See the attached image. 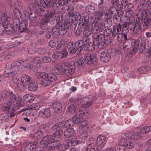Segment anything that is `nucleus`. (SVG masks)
Listing matches in <instances>:
<instances>
[{
	"label": "nucleus",
	"instance_id": "nucleus-1",
	"mask_svg": "<svg viewBox=\"0 0 151 151\" xmlns=\"http://www.w3.org/2000/svg\"><path fill=\"white\" fill-rule=\"evenodd\" d=\"M64 121L56 123L51 127V129L55 132L52 135V138L53 139L60 138L63 134L64 136L66 138H69L74 133V129L70 127H64L62 124Z\"/></svg>",
	"mask_w": 151,
	"mask_h": 151
},
{
	"label": "nucleus",
	"instance_id": "nucleus-2",
	"mask_svg": "<svg viewBox=\"0 0 151 151\" xmlns=\"http://www.w3.org/2000/svg\"><path fill=\"white\" fill-rule=\"evenodd\" d=\"M35 75L38 78L42 79L40 84L44 87L49 86L52 82L55 81L58 78L56 75L52 73H47L38 72Z\"/></svg>",
	"mask_w": 151,
	"mask_h": 151
},
{
	"label": "nucleus",
	"instance_id": "nucleus-3",
	"mask_svg": "<svg viewBox=\"0 0 151 151\" xmlns=\"http://www.w3.org/2000/svg\"><path fill=\"white\" fill-rule=\"evenodd\" d=\"M62 67L64 73L68 77L73 74L75 71V66L73 62L65 63L62 64Z\"/></svg>",
	"mask_w": 151,
	"mask_h": 151
},
{
	"label": "nucleus",
	"instance_id": "nucleus-4",
	"mask_svg": "<svg viewBox=\"0 0 151 151\" xmlns=\"http://www.w3.org/2000/svg\"><path fill=\"white\" fill-rule=\"evenodd\" d=\"M15 96V95L12 92H8L6 91H4L0 95V102L5 99L6 104L9 105L12 104Z\"/></svg>",
	"mask_w": 151,
	"mask_h": 151
},
{
	"label": "nucleus",
	"instance_id": "nucleus-5",
	"mask_svg": "<svg viewBox=\"0 0 151 151\" xmlns=\"http://www.w3.org/2000/svg\"><path fill=\"white\" fill-rule=\"evenodd\" d=\"M139 21V20L137 18L136 19L135 24L134 26L133 29L132 30H133V34L135 35L139 31L140 29L142 31H144L145 30L147 27L148 26L144 22H141L142 21Z\"/></svg>",
	"mask_w": 151,
	"mask_h": 151
},
{
	"label": "nucleus",
	"instance_id": "nucleus-6",
	"mask_svg": "<svg viewBox=\"0 0 151 151\" xmlns=\"http://www.w3.org/2000/svg\"><path fill=\"white\" fill-rule=\"evenodd\" d=\"M142 15L143 17H138L137 18L139 20V21L141 20V22H144L148 25L150 24L151 22V15L150 14V13L149 12L147 9H144L142 10Z\"/></svg>",
	"mask_w": 151,
	"mask_h": 151
},
{
	"label": "nucleus",
	"instance_id": "nucleus-7",
	"mask_svg": "<svg viewBox=\"0 0 151 151\" xmlns=\"http://www.w3.org/2000/svg\"><path fill=\"white\" fill-rule=\"evenodd\" d=\"M81 121V119L78 116L75 114L72 118L70 119L64 121L63 123L62 124L63 126L64 127H70L71 125L72 122L74 124L79 123Z\"/></svg>",
	"mask_w": 151,
	"mask_h": 151
},
{
	"label": "nucleus",
	"instance_id": "nucleus-8",
	"mask_svg": "<svg viewBox=\"0 0 151 151\" xmlns=\"http://www.w3.org/2000/svg\"><path fill=\"white\" fill-rule=\"evenodd\" d=\"M83 57L85 61L88 65H90L96 64V58L94 54H86Z\"/></svg>",
	"mask_w": 151,
	"mask_h": 151
},
{
	"label": "nucleus",
	"instance_id": "nucleus-9",
	"mask_svg": "<svg viewBox=\"0 0 151 151\" xmlns=\"http://www.w3.org/2000/svg\"><path fill=\"white\" fill-rule=\"evenodd\" d=\"M93 34V45L94 46L98 45L99 42L104 41L105 39L104 35L103 34Z\"/></svg>",
	"mask_w": 151,
	"mask_h": 151
},
{
	"label": "nucleus",
	"instance_id": "nucleus-10",
	"mask_svg": "<svg viewBox=\"0 0 151 151\" xmlns=\"http://www.w3.org/2000/svg\"><path fill=\"white\" fill-rule=\"evenodd\" d=\"M56 24L53 26L52 28V36L54 37H58L60 34V25L59 21L60 19L57 18L56 19Z\"/></svg>",
	"mask_w": 151,
	"mask_h": 151
},
{
	"label": "nucleus",
	"instance_id": "nucleus-11",
	"mask_svg": "<svg viewBox=\"0 0 151 151\" xmlns=\"http://www.w3.org/2000/svg\"><path fill=\"white\" fill-rule=\"evenodd\" d=\"M27 22L25 21H22L19 24L18 27L15 29L14 30L16 31H18L21 32H24L27 33L28 29L27 27Z\"/></svg>",
	"mask_w": 151,
	"mask_h": 151
},
{
	"label": "nucleus",
	"instance_id": "nucleus-12",
	"mask_svg": "<svg viewBox=\"0 0 151 151\" xmlns=\"http://www.w3.org/2000/svg\"><path fill=\"white\" fill-rule=\"evenodd\" d=\"M100 58L101 61L103 62L106 63L109 61L110 59V56L107 50L105 49L101 53Z\"/></svg>",
	"mask_w": 151,
	"mask_h": 151
},
{
	"label": "nucleus",
	"instance_id": "nucleus-13",
	"mask_svg": "<svg viewBox=\"0 0 151 151\" xmlns=\"http://www.w3.org/2000/svg\"><path fill=\"white\" fill-rule=\"evenodd\" d=\"M57 0H41L40 2V6H42L43 8L47 7H51L54 2Z\"/></svg>",
	"mask_w": 151,
	"mask_h": 151
},
{
	"label": "nucleus",
	"instance_id": "nucleus-14",
	"mask_svg": "<svg viewBox=\"0 0 151 151\" xmlns=\"http://www.w3.org/2000/svg\"><path fill=\"white\" fill-rule=\"evenodd\" d=\"M39 115L41 117L46 118L49 117L51 116V112L49 108L43 109L39 112Z\"/></svg>",
	"mask_w": 151,
	"mask_h": 151
},
{
	"label": "nucleus",
	"instance_id": "nucleus-15",
	"mask_svg": "<svg viewBox=\"0 0 151 151\" xmlns=\"http://www.w3.org/2000/svg\"><path fill=\"white\" fill-rule=\"evenodd\" d=\"M104 26L103 24L94 25L92 28V34H98L104 30Z\"/></svg>",
	"mask_w": 151,
	"mask_h": 151
},
{
	"label": "nucleus",
	"instance_id": "nucleus-16",
	"mask_svg": "<svg viewBox=\"0 0 151 151\" xmlns=\"http://www.w3.org/2000/svg\"><path fill=\"white\" fill-rule=\"evenodd\" d=\"M73 146L72 142L70 140L68 139V140L66 142L65 145L62 144L59 146V151H64L65 150L69 149Z\"/></svg>",
	"mask_w": 151,
	"mask_h": 151
},
{
	"label": "nucleus",
	"instance_id": "nucleus-17",
	"mask_svg": "<svg viewBox=\"0 0 151 151\" xmlns=\"http://www.w3.org/2000/svg\"><path fill=\"white\" fill-rule=\"evenodd\" d=\"M92 101H89L88 98H83L81 101V106L83 108H86L90 106L93 103Z\"/></svg>",
	"mask_w": 151,
	"mask_h": 151
},
{
	"label": "nucleus",
	"instance_id": "nucleus-18",
	"mask_svg": "<svg viewBox=\"0 0 151 151\" xmlns=\"http://www.w3.org/2000/svg\"><path fill=\"white\" fill-rule=\"evenodd\" d=\"M81 27L83 29L84 36L90 37L92 33V29L91 30L90 29V25L86 24L84 26H81Z\"/></svg>",
	"mask_w": 151,
	"mask_h": 151
},
{
	"label": "nucleus",
	"instance_id": "nucleus-19",
	"mask_svg": "<svg viewBox=\"0 0 151 151\" xmlns=\"http://www.w3.org/2000/svg\"><path fill=\"white\" fill-rule=\"evenodd\" d=\"M122 29L120 23L116 24L114 25L113 27L112 36L113 37L116 36Z\"/></svg>",
	"mask_w": 151,
	"mask_h": 151
},
{
	"label": "nucleus",
	"instance_id": "nucleus-20",
	"mask_svg": "<svg viewBox=\"0 0 151 151\" xmlns=\"http://www.w3.org/2000/svg\"><path fill=\"white\" fill-rule=\"evenodd\" d=\"M60 23V34L61 35H65L67 32L68 29H69V24H67L66 21L64 22L63 24H61V23L60 21H59Z\"/></svg>",
	"mask_w": 151,
	"mask_h": 151
},
{
	"label": "nucleus",
	"instance_id": "nucleus-21",
	"mask_svg": "<svg viewBox=\"0 0 151 151\" xmlns=\"http://www.w3.org/2000/svg\"><path fill=\"white\" fill-rule=\"evenodd\" d=\"M49 21V18L47 17H44L41 20L39 23V26L42 30H44L47 27V24Z\"/></svg>",
	"mask_w": 151,
	"mask_h": 151
},
{
	"label": "nucleus",
	"instance_id": "nucleus-22",
	"mask_svg": "<svg viewBox=\"0 0 151 151\" xmlns=\"http://www.w3.org/2000/svg\"><path fill=\"white\" fill-rule=\"evenodd\" d=\"M21 80L22 83L27 85L30 82L32 81V78L29 76L23 74L21 77Z\"/></svg>",
	"mask_w": 151,
	"mask_h": 151
},
{
	"label": "nucleus",
	"instance_id": "nucleus-23",
	"mask_svg": "<svg viewBox=\"0 0 151 151\" xmlns=\"http://www.w3.org/2000/svg\"><path fill=\"white\" fill-rule=\"evenodd\" d=\"M132 53H134L137 52L139 46V42L138 40H132L131 42Z\"/></svg>",
	"mask_w": 151,
	"mask_h": 151
},
{
	"label": "nucleus",
	"instance_id": "nucleus-24",
	"mask_svg": "<svg viewBox=\"0 0 151 151\" xmlns=\"http://www.w3.org/2000/svg\"><path fill=\"white\" fill-rule=\"evenodd\" d=\"M53 108L55 113H60L62 110V104L59 101H57L53 104Z\"/></svg>",
	"mask_w": 151,
	"mask_h": 151
},
{
	"label": "nucleus",
	"instance_id": "nucleus-25",
	"mask_svg": "<svg viewBox=\"0 0 151 151\" xmlns=\"http://www.w3.org/2000/svg\"><path fill=\"white\" fill-rule=\"evenodd\" d=\"M67 24H69V28L70 29H74L77 27V24L76 19L73 17L69 20L66 21Z\"/></svg>",
	"mask_w": 151,
	"mask_h": 151
},
{
	"label": "nucleus",
	"instance_id": "nucleus-26",
	"mask_svg": "<svg viewBox=\"0 0 151 151\" xmlns=\"http://www.w3.org/2000/svg\"><path fill=\"white\" fill-rule=\"evenodd\" d=\"M11 19V15L9 14H7L6 13H3L2 14L1 19V21L3 22L6 23L7 24H10L9 22H10Z\"/></svg>",
	"mask_w": 151,
	"mask_h": 151
},
{
	"label": "nucleus",
	"instance_id": "nucleus-27",
	"mask_svg": "<svg viewBox=\"0 0 151 151\" xmlns=\"http://www.w3.org/2000/svg\"><path fill=\"white\" fill-rule=\"evenodd\" d=\"M27 85H28V89L30 91H35L38 88L37 84L32 80V81L30 82Z\"/></svg>",
	"mask_w": 151,
	"mask_h": 151
},
{
	"label": "nucleus",
	"instance_id": "nucleus-28",
	"mask_svg": "<svg viewBox=\"0 0 151 151\" xmlns=\"http://www.w3.org/2000/svg\"><path fill=\"white\" fill-rule=\"evenodd\" d=\"M15 28L13 27L12 24H8L6 28L5 29L4 32L6 34L10 35L12 33H14V32H17L14 30Z\"/></svg>",
	"mask_w": 151,
	"mask_h": 151
},
{
	"label": "nucleus",
	"instance_id": "nucleus-29",
	"mask_svg": "<svg viewBox=\"0 0 151 151\" xmlns=\"http://www.w3.org/2000/svg\"><path fill=\"white\" fill-rule=\"evenodd\" d=\"M85 10L87 14H93L95 12V7L92 5L88 4L86 7Z\"/></svg>",
	"mask_w": 151,
	"mask_h": 151
},
{
	"label": "nucleus",
	"instance_id": "nucleus-30",
	"mask_svg": "<svg viewBox=\"0 0 151 151\" xmlns=\"http://www.w3.org/2000/svg\"><path fill=\"white\" fill-rule=\"evenodd\" d=\"M13 99V100L12 101V104H10L9 105L6 104V106H2V108L3 110L7 111L8 113V111L11 110V109L12 107L13 106V104L14 102L16 99V95L15 96L14 98Z\"/></svg>",
	"mask_w": 151,
	"mask_h": 151
},
{
	"label": "nucleus",
	"instance_id": "nucleus-31",
	"mask_svg": "<svg viewBox=\"0 0 151 151\" xmlns=\"http://www.w3.org/2000/svg\"><path fill=\"white\" fill-rule=\"evenodd\" d=\"M34 143V144L32 143L26 144V145L24 147V151H32L37 144L36 142H35Z\"/></svg>",
	"mask_w": 151,
	"mask_h": 151
},
{
	"label": "nucleus",
	"instance_id": "nucleus-32",
	"mask_svg": "<svg viewBox=\"0 0 151 151\" xmlns=\"http://www.w3.org/2000/svg\"><path fill=\"white\" fill-rule=\"evenodd\" d=\"M84 22L82 24L81 26H84L86 24L90 25V24L92 21L90 20V19H92V18L91 17H89V16L88 14H87L84 16Z\"/></svg>",
	"mask_w": 151,
	"mask_h": 151
},
{
	"label": "nucleus",
	"instance_id": "nucleus-33",
	"mask_svg": "<svg viewBox=\"0 0 151 151\" xmlns=\"http://www.w3.org/2000/svg\"><path fill=\"white\" fill-rule=\"evenodd\" d=\"M127 35L122 33L118 34L117 40L120 42H122L124 40L125 42L127 40Z\"/></svg>",
	"mask_w": 151,
	"mask_h": 151
},
{
	"label": "nucleus",
	"instance_id": "nucleus-34",
	"mask_svg": "<svg viewBox=\"0 0 151 151\" xmlns=\"http://www.w3.org/2000/svg\"><path fill=\"white\" fill-rule=\"evenodd\" d=\"M52 138L51 136L46 135L44 136L41 141L40 144L44 146L46 145L47 143L49 142V140Z\"/></svg>",
	"mask_w": 151,
	"mask_h": 151
},
{
	"label": "nucleus",
	"instance_id": "nucleus-35",
	"mask_svg": "<svg viewBox=\"0 0 151 151\" xmlns=\"http://www.w3.org/2000/svg\"><path fill=\"white\" fill-rule=\"evenodd\" d=\"M29 15V19L31 22H33L35 21L38 17V14L35 12L30 13Z\"/></svg>",
	"mask_w": 151,
	"mask_h": 151
},
{
	"label": "nucleus",
	"instance_id": "nucleus-36",
	"mask_svg": "<svg viewBox=\"0 0 151 151\" xmlns=\"http://www.w3.org/2000/svg\"><path fill=\"white\" fill-rule=\"evenodd\" d=\"M23 99L25 102L31 103L34 100V97L33 96L26 94L24 96Z\"/></svg>",
	"mask_w": 151,
	"mask_h": 151
},
{
	"label": "nucleus",
	"instance_id": "nucleus-37",
	"mask_svg": "<svg viewBox=\"0 0 151 151\" xmlns=\"http://www.w3.org/2000/svg\"><path fill=\"white\" fill-rule=\"evenodd\" d=\"M97 146L94 143H91L88 145L86 151H97Z\"/></svg>",
	"mask_w": 151,
	"mask_h": 151
},
{
	"label": "nucleus",
	"instance_id": "nucleus-38",
	"mask_svg": "<svg viewBox=\"0 0 151 151\" xmlns=\"http://www.w3.org/2000/svg\"><path fill=\"white\" fill-rule=\"evenodd\" d=\"M21 64V62L18 61L14 62L12 63H8L6 65V67L10 69L12 68H14L17 67L19 65Z\"/></svg>",
	"mask_w": 151,
	"mask_h": 151
},
{
	"label": "nucleus",
	"instance_id": "nucleus-39",
	"mask_svg": "<svg viewBox=\"0 0 151 151\" xmlns=\"http://www.w3.org/2000/svg\"><path fill=\"white\" fill-rule=\"evenodd\" d=\"M44 133L42 132V131H38L35 132L34 135L33 137L34 138L37 139H39L42 138L44 135Z\"/></svg>",
	"mask_w": 151,
	"mask_h": 151
},
{
	"label": "nucleus",
	"instance_id": "nucleus-40",
	"mask_svg": "<svg viewBox=\"0 0 151 151\" xmlns=\"http://www.w3.org/2000/svg\"><path fill=\"white\" fill-rule=\"evenodd\" d=\"M20 19L18 17H14L13 21V27H14L15 29L17 28L18 27L20 23Z\"/></svg>",
	"mask_w": 151,
	"mask_h": 151
},
{
	"label": "nucleus",
	"instance_id": "nucleus-41",
	"mask_svg": "<svg viewBox=\"0 0 151 151\" xmlns=\"http://www.w3.org/2000/svg\"><path fill=\"white\" fill-rule=\"evenodd\" d=\"M42 60L43 62L46 63H53L55 62V60H52L51 58L49 56H44L42 57Z\"/></svg>",
	"mask_w": 151,
	"mask_h": 151
},
{
	"label": "nucleus",
	"instance_id": "nucleus-42",
	"mask_svg": "<svg viewBox=\"0 0 151 151\" xmlns=\"http://www.w3.org/2000/svg\"><path fill=\"white\" fill-rule=\"evenodd\" d=\"M76 107L74 104H71L68 107V111L70 114H73L76 110Z\"/></svg>",
	"mask_w": 151,
	"mask_h": 151
},
{
	"label": "nucleus",
	"instance_id": "nucleus-43",
	"mask_svg": "<svg viewBox=\"0 0 151 151\" xmlns=\"http://www.w3.org/2000/svg\"><path fill=\"white\" fill-rule=\"evenodd\" d=\"M106 140L105 136L99 135L97 138L96 142L99 145L101 144L104 142Z\"/></svg>",
	"mask_w": 151,
	"mask_h": 151
},
{
	"label": "nucleus",
	"instance_id": "nucleus-44",
	"mask_svg": "<svg viewBox=\"0 0 151 151\" xmlns=\"http://www.w3.org/2000/svg\"><path fill=\"white\" fill-rule=\"evenodd\" d=\"M151 131V126H149L145 127L140 129L139 132H140L141 133L146 134L147 133Z\"/></svg>",
	"mask_w": 151,
	"mask_h": 151
},
{
	"label": "nucleus",
	"instance_id": "nucleus-45",
	"mask_svg": "<svg viewBox=\"0 0 151 151\" xmlns=\"http://www.w3.org/2000/svg\"><path fill=\"white\" fill-rule=\"evenodd\" d=\"M77 61L78 65L81 67L83 68L85 66V63L83 58H78L77 59Z\"/></svg>",
	"mask_w": 151,
	"mask_h": 151
},
{
	"label": "nucleus",
	"instance_id": "nucleus-46",
	"mask_svg": "<svg viewBox=\"0 0 151 151\" xmlns=\"http://www.w3.org/2000/svg\"><path fill=\"white\" fill-rule=\"evenodd\" d=\"M13 12L14 14V17L21 18L22 13L21 12V11L18 9H14L13 10Z\"/></svg>",
	"mask_w": 151,
	"mask_h": 151
},
{
	"label": "nucleus",
	"instance_id": "nucleus-47",
	"mask_svg": "<svg viewBox=\"0 0 151 151\" xmlns=\"http://www.w3.org/2000/svg\"><path fill=\"white\" fill-rule=\"evenodd\" d=\"M32 6L35 8L36 10L39 9L40 10L44 11L43 7L42 6H40V4L39 5L38 2L35 1L34 3L32 4Z\"/></svg>",
	"mask_w": 151,
	"mask_h": 151
},
{
	"label": "nucleus",
	"instance_id": "nucleus-48",
	"mask_svg": "<svg viewBox=\"0 0 151 151\" xmlns=\"http://www.w3.org/2000/svg\"><path fill=\"white\" fill-rule=\"evenodd\" d=\"M122 18L120 16L118 15L116 13H115L113 17V20L114 22L117 23L120 22L121 21Z\"/></svg>",
	"mask_w": 151,
	"mask_h": 151
},
{
	"label": "nucleus",
	"instance_id": "nucleus-49",
	"mask_svg": "<svg viewBox=\"0 0 151 151\" xmlns=\"http://www.w3.org/2000/svg\"><path fill=\"white\" fill-rule=\"evenodd\" d=\"M123 50L125 52H127L130 51V45H128L125 41L123 45Z\"/></svg>",
	"mask_w": 151,
	"mask_h": 151
},
{
	"label": "nucleus",
	"instance_id": "nucleus-50",
	"mask_svg": "<svg viewBox=\"0 0 151 151\" xmlns=\"http://www.w3.org/2000/svg\"><path fill=\"white\" fill-rule=\"evenodd\" d=\"M29 60V61L33 62L36 64H38L40 60V58L38 57H36L34 58L30 57L28 58V60Z\"/></svg>",
	"mask_w": 151,
	"mask_h": 151
},
{
	"label": "nucleus",
	"instance_id": "nucleus-51",
	"mask_svg": "<svg viewBox=\"0 0 151 151\" xmlns=\"http://www.w3.org/2000/svg\"><path fill=\"white\" fill-rule=\"evenodd\" d=\"M70 140L72 142L73 145L74 146L81 143L80 141L76 138L75 136H72Z\"/></svg>",
	"mask_w": 151,
	"mask_h": 151
},
{
	"label": "nucleus",
	"instance_id": "nucleus-52",
	"mask_svg": "<svg viewBox=\"0 0 151 151\" xmlns=\"http://www.w3.org/2000/svg\"><path fill=\"white\" fill-rule=\"evenodd\" d=\"M141 137L140 133L138 132H134L130 136V138L132 139H137Z\"/></svg>",
	"mask_w": 151,
	"mask_h": 151
},
{
	"label": "nucleus",
	"instance_id": "nucleus-53",
	"mask_svg": "<svg viewBox=\"0 0 151 151\" xmlns=\"http://www.w3.org/2000/svg\"><path fill=\"white\" fill-rule=\"evenodd\" d=\"M83 43L82 40H78L75 42V46L76 47H84L85 44Z\"/></svg>",
	"mask_w": 151,
	"mask_h": 151
},
{
	"label": "nucleus",
	"instance_id": "nucleus-54",
	"mask_svg": "<svg viewBox=\"0 0 151 151\" xmlns=\"http://www.w3.org/2000/svg\"><path fill=\"white\" fill-rule=\"evenodd\" d=\"M112 24V22L111 20H105L104 21V23L103 24L104 27L107 28L111 27Z\"/></svg>",
	"mask_w": 151,
	"mask_h": 151
},
{
	"label": "nucleus",
	"instance_id": "nucleus-55",
	"mask_svg": "<svg viewBox=\"0 0 151 151\" xmlns=\"http://www.w3.org/2000/svg\"><path fill=\"white\" fill-rule=\"evenodd\" d=\"M112 33V29L111 28H107L104 29L103 32V35H104V36H108L110 35L111 33Z\"/></svg>",
	"mask_w": 151,
	"mask_h": 151
},
{
	"label": "nucleus",
	"instance_id": "nucleus-56",
	"mask_svg": "<svg viewBox=\"0 0 151 151\" xmlns=\"http://www.w3.org/2000/svg\"><path fill=\"white\" fill-rule=\"evenodd\" d=\"M16 104L19 106L22 107L23 106L22 99L20 96L17 97V101H16Z\"/></svg>",
	"mask_w": 151,
	"mask_h": 151
},
{
	"label": "nucleus",
	"instance_id": "nucleus-57",
	"mask_svg": "<svg viewBox=\"0 0 151 151\" xmlns=\"http://www.w3.org/2000/svg\"><path fill=\"white\" fill-rule=\"evenodd\" d=\"M148 68L146 66L141 67L138 69L137 72L138 73H142L146 71V69L147 68V70Z\"/></svg>",
	"mask_w": 151,
	"mask_h": 151
},
{
	"label": "nucleus",
	"instance_id": "nucleus-58",
	"mask_svg": "<svg viewBox=\"0 0 151 151\" xmlns=\"http://www.w3.org/2000/svg\"><path fill=\"white\" fill-rule=\"evenodd\" d=\"M75 34L77 36H79L80 35L82 32V30L81 28H79L78 27H76L74 29Z\"/></svg>",
	"mask_w": 151,
	"mask_h": 151
},
{
	"label": "nucleus",
	"instance_id": "nucleus-59",
	"mask_svg": "<svg viewBox=\"0 0 151 151\" xmlns=\"http://www.w3.org/2000/svg\"><path fill=\"white\" fill-rule=\"evenodd\" d=\"M126 149V146L119 145L116 147L115 151H125Z\"/></svg>",
	"mask_w": 151,
	"mask_h": 151
},
{
	"label": "nucleus",
	"instance_id": "nucleus-60",
	"mask_svg": "<svg viewBox=\"0 0 151 151\" xmlns=\"http://www.w3.org/2000/svg\"><path fill=\"white\" fill-rule=\"evenodd\" d=\"M139 52L142 53L143 51L145 48V44L144 42L141 43L140 46H139Z\"/></svg>",
	"mask_w": 151,
	"mask_h": 151
},
{
	"label": "nucleus",
	"instance_id": "nucleus-61",
	"mask_svg": "<svg viewBox=\"0 0 151 151\" xmlns=\"http://www.w3.org/2000/svg\"><path fill=\"white\" fill-rule=\"evenodd\" d=\"M40 105L39 104H33L31 105L30 108L34 110H37L40 108Z\"/></svg>",
	"mask_w": 151,
	"mask_h": 151
},
{
	"label": "nucleus",
	"instance_id": "nucleus-62",
	"mask_svg": "<svg viewBox=\"0 0 151 151\" xmlns=\"http://www.w3.org/2000/svg\"><path fill=\"white\" fill-rule=\"evenodd\" d=\"M13 6L14 7V9L17 8L19 7H21L22 6V4L21 2L18 1H17L14 3L13 4Z\"/></svg>",
	"mask_w": 151,
	"mask_h": 151
},
{
	"label": "nucleus",
	"instance_id": "nucleus-63",
	"mask_svg": "<svg viewBox=\"0 0 151 151\" xmlns=\"http://www.w3.org/2000/svg\"><path fill=\"white\" fill-rule=\"evenodd\" d=\"M85 114L84 111L80 110L78 111L76 113V115L78 116L80 118H83L84 114Z\"/></svg>",
	"mask_w": 151,
	"mask_h": 151
},
{
	"label": "nucleus",
	"instance_id": "nucleus-64",
	"mask_svg": "<svg viewBox=\"0 0 151 151\" xmlns=\"http://www.w3.org/2000/svg\"><path fill=\"white\" fill-rule=\"evenodd\" d=\"M134 145L133 142H127L126 146V148L130 149L134 147Z\"/></svg>",
	"mask_w": 151,
	"mask_h": 151
}]
</instances>
